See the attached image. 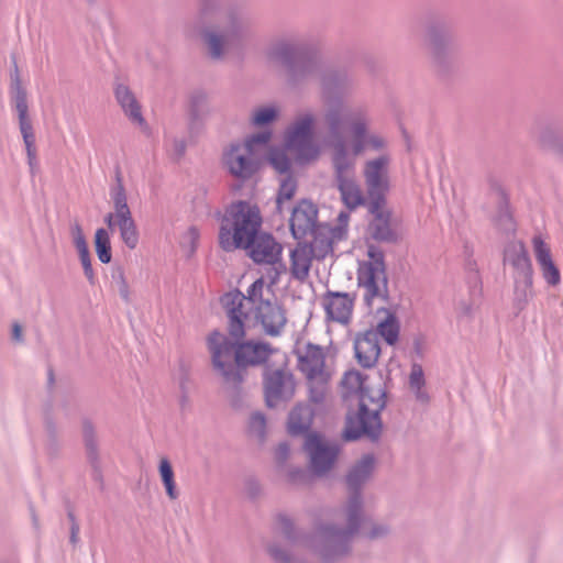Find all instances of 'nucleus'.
Masks as SVG:
<instances>
[{
    "instance_id": "obj_1",
    "label": "nucleus",
    "mask_w": 563,
    "mask_h": 563,
    "mask_svg": "<svg viewBox=\"0 0 563 563\" xmlns=\"http://www.w3.org/2000/svg\"><path fill=\"white\" fill-rule=\"evenodd\" d=\"M374 467V455L365 454L347 472L345 482L349 497L340 510L345 520L344 527L321 523L312 536H302L297 532L287 515L279 514L276 517L277 529L289 542L312 550L324 562H332L346 555L351 550L352 539L364 521V500L361 488L371 478Z\"/></svg>"
},
{
    "instance_id": "obj_2",
    "label": "nucleus",
    "mask_w": 563,
    "mask_h": 563,
    "mask_svg": "<svg viewBox=\"0 0 563 563\" xmlns=\"http://www.w3.org/2000/svg\"><path fill=\"white\" fill-rule=\"evenodd\" d=\"M344 115L340 109H332L327 115L324 145L330 151L333 180L343 205L355 210L366 203L365 196L356 180L357 157L366 152H380L387 140L378 132L367 131V119L362 112L351 114V137L341 134Z\"/></svg>"
},
{
    "instance_id": "obj_3",
    "label": "nucleus",
    "mask_w": 563,
    "mask_h": 563,
    "mask_svg": "<svg viewBox=\"0 0 563 563\" xmlns=\"http://www.w3.org/2000/svg\"><path fill=\"white\" fill-rule=\"evenodd\" d=\"M222 301L228 311L229 333L235 341L244 338L245 321L251 314L268 336H279L286 328V309L268 288L265 294L263 278L256 279L247 288L246 294L236 290L227 294Z\"/></svg>"
},
{
    "instance_id": "obj_4",
    "label": "nucleus",
    "mask_w": 563,
    "mask_h": 563,
    "mask_svg": "<svg viewBox=\"0 0 563 563\" xmlns=\"http://www.w3.org/2000/svg\"><path fill=\"white\" fill-rule=\"evenodd\" d=\"M199 15L208 24L201 31L206 52L211 60L220 62L251 27V18L241 7H224V0H200Z\"/></svg>"
},
{
    "instance_id": "obj_5",
    "label": "nucleus",
    "mask_w": 563,
    "mask_h": 563,
    "mask_svg": "<svg viewBox=\"0 0 563 563\" xmlns=\"http://www.w3.org/2000/svg\"><path fill=\"white\" fill-rule=\"evenodd\" d=\"M208 349L214 369L225 383L239 385L242 380L241 367L264 363L271 353L269 345L261 342L232 343L228 336L213 331L208 336Z\"/></svg>"
},
{
    "instance_id": "obj_6",
    "label": "nucleus",
    "mask_w": 563,
    "mask_h": 563,
    "mask_svg": "<svg viewBox=\"0 0 563 563\" xmlns=\"http://www.w3.org/2000/svg\"><path fill=\"white\" fill-rule=\"evenodd\" d=\"M262 225V216L256 205L249 201L232 202L224 211L219 231V244L225 252L249 245Z\"/></svg>"
},
{
    "instance_id": "obj_7",
    "label": "nucleus",
    "mask_w": 563,
    "mask_h": 563,
    "mask_svg": "<svg viewBox=\"0 0 563 563\" xmlns=\"http://www.w3.org/2000/svg\"><path fill=\"white\" fill-rule=\"evenodd\" d=\"M360 410L357 415H347L343 437L347 441L367 437L375 441L382 431L379 413L386 406V391L380 386H365L357 397Z\"/></svg>"
},
{
    "instance_id": "obj_8",
    "label": "nucleus",
    "mask_w": 563,
    "mask_h": 563,
    "mask_svg": "<svg viewBox=\"0 0 563 563\" xmlns=\"http://www.w3.org/2000/svg\"><path fill=\"white\" fill-rule=\"evenodd\" d=\"M314 76H318L320 79L322 98L325 103L323 113L325 125L329 111L340 109L344 115V121L341 125V134H343L344 129H347L351 133V114L354 112H362L365 115L367 119V131H372V119L368 109L362 106L347 107L343 100V96H345L353 86V80L346 71L338 69L321 70V66L319 65V70Z\"/></svg>"
},
{
    "instance_id": "obj_9",
    "label": "nucleus",
    "mask_w": 563,
    "mask_h": 563,
    "mask_svg": "<svg viewBox=\"0 0 563 563\" xmlns=\"http://www.w3.org/2000/svg\"><path fill=\"white\" fill-rule=\"evenodd\" d=\"M266 56L285 67L287 82L291 87H298L314 77L319 70V60L313 56L305 55L303 45L294 40L279 38L275 41L267 48Z\"/></svg>"
},
{
    "instance_id": "obj_10",
    "label": "nucleus",
    "mask_w": 563,
    "mask_h": 563,
    "mask_svg": "<svg viewBox=\"0 0 563 563\" xmlns=\"http://www.w3.org/2000/svg\"><path fill=\"white\" fill-rule=\"evenodd\" d=\"M316 114L312 111L299 113L285 131V145L300 163L319 158L321 147L314 140Z\"/></svg>"
},
{
    "instance_id": "obj_11",
    "label": "nucleus",
    "mask_w": 563,
    "mask_h": 563,
    "mask_svg": "<svg viewBox=\"0 0 563 563\" xmlns=\"http://www.w3.org/2000/svg\"><path fill=\"white\" fill-rule=\"evenodd\" d=\"M369 261L362 264L357 273L358 286L363 289L365 303L372 308L376 302L385 303L388 297V282L383 253L371 246Z\"/></svg>"
},
{
    "instance_id": "obj_12",
    "label": "nucleus",
    "mask_w": 563,
    "mask_h": 563,
    "mask_svg": "<svg viewBox=\"0 0 563 563\" xmlns=\"http://www.w3.org/2000/svg\"><path fill=\"white\" fill-rule=\"evenodd\" d=\"M386 146L378 152L379 155L364 162L362 175L369 202L385 203V196L389 190V166L391 157L384 153Z\"/></svg>"
},
{
    "instance_id": "obj_13",
    "label": "nucleus",
    "mask_w": 563,
    "mask_h": 563,
    "mask_svg": "<svg viewBox=\"0 0 563 563\" xmlns=\"http://www.w3.org/2000/svg\"><path fill=\"white\" fill-rule=\"evenodd\" d=\"M227 170L240 180L253 177L260 168V154L249 148L241 142L231 143L222 155Z\"/></svg>"
},
{
    "instance_id": "obj_14",
    "label": "nucleus",
    "mask_w": 563,
    "mask_h": 563,
    "mask_svg": "<svg viewBox=\"0 0 563 563\" xmlns=\"http://www.w3.org/2000/svg\"><path fill=\"white\" fill-rule=\"evenodd\" d=\"M303 449L309 456L312 472L318 476L331 470L339 453L338 445L325 442L318 433L307 434Z\"/></svg>"
},
{
    "instance_id": "obj_15",
    "label": "nucleus",
    "mask_w": 563,
    "mask_h": 563,
    "mask_svg": "<svg viewBox=\"0 0 563 563\" xmlns=\"http://www.w3.org/2000/svg\"><path fill=\"white\" fill-rule=\"evenodd\" d=\"M297 366L307 379L316 377H331L332 372L325 364V351L323 347L312 344H298L295 349Z\"/></svg>"
},
{
    "instance_id": "obj_16",
    "label": "nucleus",
    "mask_w": 563,
    "mask_h": 563,
    "mask_svg": "<svg viewBox=\"0 0 563 563\" xmlns=\"http://www.w3.org/2000/svg\"><path fill=\"white\" fill-rule=\"evenodd\" d=\"M265 400L268 407H277L295 395V379L287 371L276 369L265 375Z\"/></svg>"
},
{
    "instance_id": "obj_17",
    "label": "nucleus",
    "mask_w": 563,
    "mask_h": 563,
    "mask_svg": "<svg viewBox=\"0 0 563 563\" xmlns=\"http://www.w3.org/2000/svg\"><path fill=\"white\" fill-rule=\"evenodd\" d=\"M426 41L434 62L439 65L445 62L454 47L453 33L444 21H433L428 24Z\"/></svg>"
},
{
    "instance_id": "obj_18",
    "label": "nucleus",
    "mask_w": 563,
    "mask_h": 563,
    "mask_svg": "<svg viewBox=\"0 0 563 563\" xmlns=\"http://www.w3.org/2000/svg\"><path fill=\"white\" fill-rule=\"evenodd\" d=\"M354 299L349 292L328 290L322 297L327 319L347 324L352 317Z\"/></svg>"
},
{
    "instance_id": "obj_19",
    "label": "nucleus",
    "mask_w": 563,
    "mask_h": 563,
    "mask_svg": "<svg viewBox=\"0 0 563 563\" xmlns=\"http://www.w3.org/2000/svg\"><path fill=\"white\" fill-rule=\"evenodd\" d=\"M533 254L544 282L550 287H556L561 283V272L553 261L551 249L541 235L532 238Z\"/></svg>"
},
{
    "instance_id": "obj_20",
    "label": "nucleus",
    "mask_w": 563,
    "mask_h": 563,
    "mask_svg": "<svg viewBox=\"0 0 563 563\" xmlns=\"http://www.w3.org/2000/svg\"><path fill=\"white\" fill-rule=\"evenodd\" d=\"M318 210L310 201H300L291 212L289 220L290 231L296 240H301L313 233Z\"/></svg>"
},
{
    "instance_id": "obj_21",
    "label": "nucleus",
    "mask_w": 563,
    "mask_h": 563,
    "mask_svg": "<svg viewBox=\"0 0 563 563\" xmlns=\"http://www.w3.org/2000/svg\"><path fill=\"white\" fill-rule=\"evenodd\" d=\"M241 249L249 250L250 257L257 264H275L279 261L282 245L269 234H256L249 245Z\"/></svg>"
},
{
    "instance_id": "obj_22",
    "label": "nucleus",
    "mask_w": 563,
    "mask_h": 563,
    "mask_svg": "<svg viewBox=\"0 0 563 563\" xmlns=\"http://www.w3.org/2000/svg\"><path fill=\"white\" fill-rule=\"evenodd\" d=\"M114 97L123 113L132 124L137 125L142 131H148V124L142 114V107L133 91L124 84H117Z\"/></svg>"
},
{
    "instance_id": "obj_23",
    "label": "nucleus",
    "mask_w": 563,
    "mask_h": 563,
    "mask_svg": "<svg viewBox=\"0 0 563 563\" xmlns=\"http://www.w3.org/2000/svg\"><path fill=\"white\" fill-rule=\"evenodd\" d=\"M355 357L361 366L371 368L375 366L380 354L379 341L375 330L358 333L354 340Z\"/></svg>"
},
{
    "instance_id": "obj_24",
    "label": "nucleus",
    "mask_w": 563,
    "mask_h": 563,
    "mask_svg": "<svg viewBox=\"0 0 563 563\" xmlns=\"http://www.w3.org/2000/svg\"><path fill=\"white\" fill-rule=\"evenodd\" d=\"M369 212L373 220L368 225L371 236L378 242H396L397 234L390 225V212L384 209V203L369 202Z\"/></svg>"
},
{
    "instance_id": "obj_25",
    "label": "nucleus",
    "mask_w": 563,
    "mask_h": 563,
    "mask_svg": "<svg viewBox=\"0 0 563 563\" xmlns=\"http://www.w3.org/2000/svg\"><path fill=\"white\" fill-rule=\"evenodd\" d=\"M504 262L512 269L511 277L533 275L532 263L521 241H511L504 251Z\"/></svg>"
},
{
    "instance_id": "obj_26",
    "label": "nucleus",
    "mask_w": 563,
    "mask_h": 563,
    "mask_svg": "<svg viewBox=\"0 0 563 563\" xmlns=\"http://www.w3.org/2000/svg\"><path fill=\"white\" fill-rule=\"evenodd\" d=\"M313 257V246L299 243L290 252V274L294 279L303 282L308 278Z\"/></svg>"
},
{
    "instance_id": "obj_27",
    "label": "nucleus",
    "mask_w": 563,
    "mask_h": 563,
    "mask_svg": "<svg viewBox=\"0 0 563 563\" xmlns=\"http://www.w3.org/2000/svg\"><path fill=\"white\" fill-rule=\"evenodd\" d=\"M216 110L209 93L205 90L196 89L190 93L188 111L191 124L205 122Z\"/></svg>"
},
{
    "instance_id": "obj_28",
    "label": "nucleus",
    "mask_w": 563,
    "mask_h": 563,
    "mask_svg": "<svg viewBox=\"0 0 563 563\" xmlns=\"http://www.w3.org/2000/svg\"><path fill=\"white\" fill-rule=\"evenodd\" d=\"M110 198L113 205V212H109L104 217V222L112 229L117 216L131 213V209L128 205V195L119 172L115 174V183L110 188Z\"/></svg>"
},
{
    "instance_id": "obj_29",
    "label": "nucleus",
    "mask_w": 563,
    "mask_h": 563,
    "mask_svg": "<svg viewBox=\"0 0 563 563\" xmlns=\"http://www.w3.org/2000/svg\"><path fill=\"white\" fill-rule=\"evenodd\" d=\"M314 413L309 405H297L288 417V432L291 435L309 434Z\"/></svg>"
},
{
    "instance_id": "obj_30",
    "label": "nucleus",
    "mask_w": 563,
    "mask_h": 563,
    "mask_svg": "<svg viewBox=\"0 0 563 563\" xmlns=\"http://www.w3.org/2000/svg\"><path fill=\"white\" fill-rule=\"evenodd\" d=\"M10 95L12 103L18 112L19 126L24 124H31V121L27 117V95L18 75V69H15V74L11 77Z\"/></svg>"
},
{
    "instance_id": "obj_31",
    "label": "nucleus",
    "mask_w": 563,
    "mask_h": 563,
    "mask_svg": "<svg viewBox=\"0 0 563 563\" xmlns=\"http://www.w3.org/2000/svg\"><path fill=\"white\" fill-rule=\"evenodd\" d=\"M113 227H118L120 238L128 249L134 250L137 246L140 233L136 222L132 217V212L117 216Z\"/></svg>"
},
{
    "instance_id": "obj_32",
    "label": "nucleus",
    "mask_w": 563,
    "mask_h": 563,
    "mask_svg": "<svg viewBox=\"0 0 563 563\" xmlns=\"http://www.w3.org/2000/svg\"><path fill=\"white\" fill-rule=\"evenodd\" d=\"M514 280V303L522 310L533 297V275L515 276Z\"/></svg>"
},
{
    "instance_id": "obj_33",
    "label": "nucleus",
    "mask_w": 563,
    "mask_h": 563,
    "mask_svg": "<svg viewBox=\"0 0 563 563\" xmlns=\"http://www.w3.org/2000/svg\"><path fill=\"white\" fill-rule=\"evenodd\" d=\"M331 377H316L307 379L309 401L314 405L313 410H321L327 407L329 396V382Z\"/></svg>"
},
{
    "instance_id": "obj_34",
    "label": "nucleus",
    "mask_w": 563,
    "mask_h": 563,
    "mask_svg": "<svg viewBox=\"0 0 563 563\" xmlns=\"http://www.w3.org/2000/svg\"><path fill=\"white\" fill-rule=\"evenodd\" d=\"M409 388L415 394L416 399L421 404L429 401V395L424 390L426 379L422 366L418 363L411 365L409 375Z\"/></svg>"
},
{
    "instance_id": "obj_35",
    "label": "nucleus",
    "mask_w": 563,
    "mask_h": 563,
    "mask_svg": "<svg viewBox=\"0 0 563 563\" xmlns=\"http://www.w3.org/2000/svg\"><path fill=\"white\" fill-rule=\"evenodd\" d=\"M20 132L23 137L25 152L27 156V165L30 167V173L34 175L38 169V161L36 157V147H35V135L33 132V126L31 124L20 125Z\"/></svg>"
},
{
    "instance_id": "obj_36",
    "label": "nucleus",
    "mask_w": 563,
    "mask_h": 563,
    "mask_svg": "<svg viewBox=\"0 0 563 563\" xmlns=\"http://www.w3.org/2000/svg\"><path fill=\"white\" fill-rule=\"evenodd\" d=\"M82 435L85 448L87 452V457L93 467H97L99 453H98V441L95 428L89 420H85L82 422Z\"/></svg>"
},
{
    "instance_id": "obj_37",
    "label": "nucleus",
    "mask_w": 563,
    "mask_h": 563,
    "mask_svg": "<svg viewBox=\"0 0 563 563\" xmlns=\"http://www.w3.org/2000/svg\"><path fill=\"white\" fill-rule=\"evenodd\" d=\"M158 472L165 487L166 494L169 499L175 500L178 498L179 493L176 488V483L174 479V471L168 459L163 457L159 461Z\"/></svg>"
},
{
    "instance_id": "obj_38",
    "label": "nucleus",
    "mask_w": 563,
    "mask_h": 563,
    "mask_svg": "<svg viewBox=\"0 0 563 563\" xmlns=\"http://www.w3.org/2000/svg\"><path fill=\"white\" fill-rule=\"evenodd\" d=\"M377 338L380 335L387 344L393 345L399 336V323L394 314H388L377 325Z\"/></svg>"
},
{
    "instance_id": "obj_39",
    "label": "nucleus",
    "mask_w": 563,
    "mask_h": 563,
    "mask_svg": "<svg viewBox=\"0 0 563 563\" xmlns=\"http://www.w3.org/2000/svg\"><path fill=\"white\" fill-rule=\"evenodd\" d=\"M342 387L345 390V398L351 396H356L357 398L365 387L362 374L358 371L354 369L346 372L342 378Z\"/></svg>"
},
{
    "instance_id": "obj_40",
    "label": "nucleus",
    "mask_w": 563,
    "mask_h": 563,
    "mask_svg": "<svg viewBox=\"0 0 563 563\" xmlns=\"http://www.w3.org/2000/svg\"><path fill=\"white\" fill-rule=\"evenodd\" d=\"M95 246L96 253L99 261L103 264H107L111 261V243L110 235L108 231L103 228H100L95 233Z\"/></svg>"
},
{
    "instance_id": "obj_41",
    "label": "nucleus",
    "mask_w": 563,
    "mask_h": 563,
    "mask_svg": "<svg viewBox=\"0 0 563 563\" xmlns=\"http://www.w3.org/2000/svg\"><path fill=\"white\" fill-rule=\"evenodd\" d=\"M537 144L545 151L555 152L562 141L559 137L558 130L554 126L547 125L542 128L536 136Z\"/></svg>"
},
{
    "instance_id": "obj_42",
    "label": "nucleus",
    "mask_w": 563,
    "mask_h": 563,
    "mask_svg": "<svg viewBox=\"0 0 563 563\" xmlns=\"http://www.w3.org/2000/svg\"><path fill=\"white\" fill-rule=\"evenodd\" d=\"M249 433L260 441H263L266 435V417L261 411H254L249 418L247 424Z\"/></svg>"
},
{
    "instance_id": "obj_43",
    "label": "nucleus",
    "mask_w": 563,
    "mask_h": 563,
    "mask_svg": "<svg viewBox=\"0 0 563 563\" xmlns=\"http://www.w3.org/2000/svg\"><path fill=\"white\" fill-rule=\"evenodd\" d=\"M297 190V181L291 175H286L280 179L278 196L276 199V203L279 210H282V206L284 201L290 200Z\"/></svg>"
},
{
    "instance_id": "obj_44",
    "label": "nucleus",
    "mask_w": 563,
    "mask_h": 563,
    "mask_svg": "<svg viewBox=\"0 0 563 563\" xmlns=\"http://www.w3.org/2000/svg\"><path fill=\"white\" fill-rule=\"evenodd\" d=\"M269 163L273 168L279 173L289 175V170L291 167V161L283 150H272L269 153Z\"/></svg>"
},
{
    "instance_id": "obj_45",
    "label": "nucleus",
    "mask_w": 563,
    "mask_h": 563,
    "mask_svg": "<svg viewBox=\"0 0 563 563\" xmlns=\"http://www.w3.org/2000/svg\"><path fill=\"white\" fill-rule=\"evenodd\" d=\"M277 117V109L273 106L256 109L251 118L253 125L264 126L273 122Z\"/></svg>"
},
{
    "instance_id": "obj_46",
    "label": "nucleus",
    "mask_w": 563,
    "mask_h": 563,
    "mask_svg": "<svg viewBox=\"0 0 563 563\" xmlns=\"http://www.w3.org/2000/svg\"><path fill=\"white\" fill-rule=\"evenodd\" d=\"M390 533V526L384 521H373L364 531V536L369 540L384 539Z\"/></svg>"
},
{
    "instance_id": "obj_47",
    "label": "nucleus",
    "mask_w": 563,
    "mask_h": 563,
    "mask_svg": "<svg viewBox=\"0 0 563 563\" xmlns=\"http://www.w3.org/2000/svg\"><path fill=\"white\" fill-rule=\"evenodd\" d=\"M497 227L504 232H512L515 230V223L512 216L508 210V207L503 203L500 206L498 216L495 219Z\"/></svg>"
},
{
    "instance_id": "obj_48",
    "label": "nucleus",
    "mask_w": 563,
    "mask_h": 563,
    "mask_svg": "<svg viewBox=\"0 0 563 563\" xmlns=\"http://www.w3.org/2000/svg\"><path fill=\"white\" fill-rule=\"evenodd\" d=\"M111 282L118 289L120 296L124 299H129V286L124 277V272L121 267L113 268L111 273Z\"/></svg>"
},
{
    "instance_id": "obj_49",
    "label": "nucleus",
    "mask_w": 563,
    "mask_h": 563,
    "mask_svg": "<svg viewBox=\"0 0 563 563\" xmlns=\"http://www.w3.org/2000/svg\"><path fill=\"white\" fill-rule=\"evenodd\" d=\"M268 553L276 563H302L294 559L284 548L277 543L268 545Z\"/></svg>"
},
{
    "instance_id": "obj_50",
    "label": "nucleus",
    "mask_w": 563,
    "mask_h": 563,
    "mask_svg": "<svg viewBox=\"0 0 563 563\" xmlns=\"http://www.w3.org/2000/svg\"><path fill=\"white\" fill-rule=\"evenodd\" d=\"M271 139V132L264 131L249 136L242 144L249 145V148L258 153L260 146H265Z\"/></svg>"
},
{
    "instance_id": "obj_51",
    "label": "nucleus",
    "mask_w": 563,
    "mask_h": 563,
    "mask_svg": "<svg viewBox=\"0 0 563 563\" xmlns=\"http://www.w3.org/2000/svg\"><path fill=\"white\" fill-rule=\"evenodd\" d=\"M200 238L199 230L196 227H190L184 233L181 238V243L184 247H187L190 253H194L197 247L198 240Z\"/></svg>"
},
{
    "instance_id": "obj_52",
    "label": "nucleus",
    "mask_w": 563,
    "mask_h": 563,
    "mask_svg": "<svg viewBox=\"0 0 563 563\" xmlns=\"http://www.w3.org/2000/svg\"><path fill=\"white\" fill-rule=\"evenodd\" d=\"M474 311L475 306L473 302L462 299L456 303V314L460 321L468 322L472 319Z\"/></svg>"
},
{
    "instance_id": "obj_53",
    "label": "nucleus",
    "mask_w": 563,
    "mask_h": 563,
    "mask_svg": "<svg viewBox=\"0 0 563 563\" xmlns=\"http://www.w3.org/2000/svg\"><path fill=\"white\" fill-rule=\"evenodd\" d=\"M70 231H71L73 242H74V245H75L77 252L88 251L89 250L88 244L86 242L85 235L82 233V229L79 225V223H74L71 225Z\"/></svg>"
},
{
    "instance_id": "obj_54",
    "label": "nucleus",
    "mask_w": 563,
    "mask_h": 563,
    "mask_svg": "<svg viewBox=\"0 0 563 563\" xmlns=\"http://www.w3.org/2000/svg\"><path fill=\"white\" fill-rule=\"evenodd\" d=\"M350 214L349 212L341 211L338 216V225L332 229V236L342 239L346 233Z\"/></svg>"
},
{
    "instance_id": "obj_55",
    "label": "nucleus",
    "mask_w": 563,
    "mask_h": 563,
    "mask_svg": "<svg viewBox=\"0 0 563 563\" xmlns=\"http://www.w3.org/2000/svg\"><path fill=\"white\" fill-rule=\"evenodd\" d=\"M78 255H79L82 268H84L85 276L90 282V284H93L95 283V274H93V269L91 266L89 250L78 252Z\"/></svg>"
},
{
    "instance_id": "obj_56",
    "label": "nucleus",
    "mask_w": 563,
    "mask_h": 563,
    "mask_svg": "<svg viewBox=\"0 0 563 563\" xmlns=\"http://www.w3.org/2000/svg\"><path fill=\"white\" fill-rule=\"evenodd\" d=\"M245 490L251 498H255L261 493V486L257 481L250 478L245 483Z\"/></svg>"
},
{
    "instance_id": "obj_57",
    "label": "nucleus",
    "mask_w": 563,
    "mask_h": 563,
    "mask_svg": "<svg viewBox=\"0 0 563 563\" xmlns=\"http://www.w3.org/2000/svg\"><path fill=\"white\" fill-rule=\"evenodd\" d=\"M173 151L176 157L183 156L186 151V142L183 139H174Z\"/></svg>"
},
{
    "instance_id": "obj_58",
    "label": "nucleus",
    "mask_w": 563,
    "mask_h": 563,
    "mask_svg": "<svg viewBox=\"0 0 563 563\" xmlns=\"http://www.w3.org/2000/svg\"><path fill=\"white\" fill-rule=\"evenodd\" d=\"M289 445L287 443H280L276 449V456L279 461H285L289 454Z\"/></svg>"
},
{
    "instance_id": "obj_59",
    "label": "nucleus",
    "mask_w": 563,
    "mask_h": 563,
    "mask_svg": "<svg viewBox=\"0 0 563 563\" xmlns=\"http://www.w3.org/2000/svg\"><path fill=\"white\" fill-rule=\"evenodd\" d=\"M12 340L19 343L23 342L22 327L18 322L12 324Z\"/></svg>"
},
{
    "instance_id": "obj_60",
    "label": "nucleus",
    "mask_w": 563,
    "mask_h": 563,
    "mask_svg": "<svg viewBox=\"0 0 563 563\" xmlns=\"http://www.w3.org/2000/svg\"><path fill=\"white\" fill-rule=\"evenodd\" d=\"M306 476V472L301 468H291L289 471V478L291 482H300Z\"/></svg>"
},
{
    "instance_id": "obj_61",
    "label": "nucleus",
    "mask_w": 563,
    "mask_h": 563,
    "mask_svg": "<svg viewBox=\"0 0 563 563\" xmlns=\"http://www.w3.org/2000/svg\"><path fill=\"white\" fill-rule=\"evenodd\" d=\"M78 533H79V527L77 523L73 522L71 529H70V542L73 544H76L78 541Z\"/></svg>"
},
{
    "instance_id": "obj_62",
    "label": "nucleus",
    "mask_w": 563,
    "mask_h": 563,
    "mask_svg": "<svg viewBox=\"0 0 563 563\" xmlns=\"http://www.w3.org/2000/svg\"><path fill=\"white\" fill-rule=\"evenodd\" d=\"M555 153H558L563 158V141L556 148Z\"/></svg>"
},
{
    "instance_id": "obj_63",
    "label": "nucleus",
    "mask_w": 563,
    "mask_h": 563,
    "mask_svg": "<svg viewBox=\"0 0 563 563\" xmlns=\"http://www.w3.org/2000/svg\"><path fill=\"white\" fill-rule=\"evenodd\" d=\"M331 249V243L328 241L324 245V252L327 253Z\"/></svg>"
}]
</instances>
